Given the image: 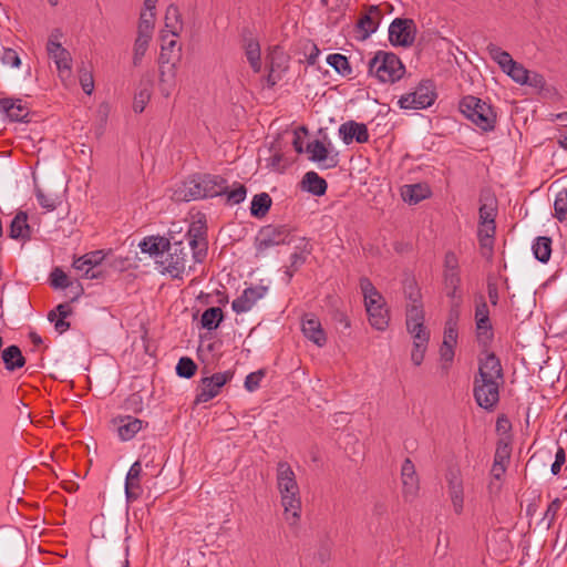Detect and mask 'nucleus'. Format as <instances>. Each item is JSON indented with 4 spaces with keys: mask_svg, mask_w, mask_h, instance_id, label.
<instances>
[{
    "mask_svg": "<svg viewBox=\"0 0 567 567\" xmlns=\"http://www.w3.org/2000/svg\"><path fill=\"white\" fill-rule=\"evenodd\" d=\"M72 267L80 277L85 279H96L102 276V272L97 270V268L94 267L90 261H87L84 255L75 258Z\"/></svg>",
    "mask_w": 567,
    "mask_h": 567,
    "instance_id": "72a5a7b5",
    "label": "nucleus"
},
{
    "mask_svg": "<svg viewBox=\"0 0 567 567\" xmlns=\"http://www.w3.org/2000/svg\"><path fill=\"white\" fill-rule=\"evenodd\" d=\"M486 287H487V295H488L491 305L497 306L498 300H499L497 279L493 276H488Z\"/></svg>",
    "mask_w": 567,
    "mask_h": 567,
    "instance_id": "4d7b16f0",
    "label": "nucleus"
},
{
    "mask_svg": "<svg viewBox=\"0 0 567 567\" xmlns=\"http://www.w3.org/2000/svg\"><path fill=\"white\" fill-rule=\"evenodd\" d=\"M220 390L216 384L208 382V378H203L197 386L195 403L200 404L210 401L219 394Z\"/></svg>",
    "mask_w": 567,
    "mask_h": 567,
    "instance_id": "2f4dec72",
    "label": "nucleus"
},
{
    "mask_svg": "<svg viewBox=\"0 0 567 567\" xmlns=\"http://www.w3.org/2000/svg\"><path fill=\"white\" fill-rule=\"evenodd\" d=\"M495 224H481L478 226V241L482 248H486L489 251L493 248V239L495 235Z\"/></svg>",
    "mask_w": 567,
    "mask_h": 567,
    "instance_id": "a19ab883",
    "label": "nucleus"
},
{
    "mask_svg": "<svg viewBox=\"0 0 567 567\" xmlns=\"http://www.w3.org/2000/svg\"><path fill=\"white\" fill-rule=\"evenodd\" d=\"M223 318V310L219 307H210L203 312L200 323L207 330H215L219 327Z\"/></svg>",
    "mask_w": 567,
    "mask_h": 567,
    "instance_id": "4c0bfd02",
    "label": "nucleus"
},
{
    "mask_svg": "<svg viewBox=\"0 0 567 567\" xmlns=\"http://www.w3.org/2000/svg\"><path fill=\"white\" fill-rule=\"evenodd\" d=\"M478 214L481 224H495L496 208L493 204H482Z\"/></svg>",
    "mask_w": 567,
    "mask_h": 567,
    "instance_id": "6e6d98bb",
    "label": "nucleus"
},
{
    "mask_svg": "<svg viewBox=\"0 0 567 567\" xmlns=\"http://www.w3.org/2000/svg\"><path fill=\"white\" fill-rule=\"evenodd\" d=\"M171 241L163 236H147L140 241L138 247L142 252L162 259Z\"/></svg>",
    "mask_w": 567,
    "mask_h": 567,
    "instance_id": "4be33fe9",
    "label": "nucleus"
},
{
    "mask_svg": "<svg viewBox=\"0 0 567 567\" xmlns=\"http://www.w3.org/2000/svg\"><path fill=\"white\" fill-rule=\"evenodd\" d=\"M291 241V230L286 225L265 226L259 230L255 239L256 255L261 256L275 246L290 244Z\"/></svg>",
    "mask_w": 567,
    "mask_h": 567,
    "instance_id": "1a4fd4ad",
    "label": "nucleus"
},
{
    "mask_svg": "<svg viewBox=\"0 0 567 567\" xmlns=\"http://www.w3.org/2000/svg\"><path fill=\"white\" fill-rule=\"evenodd\" d=\"M511 457V447L507 443H498L495 454H494V461L493 464L495 465H506L509 462Z\"/></svg>",
    "mask_w": 567,
    "mask_h": 567,
    "instance_id": "603ef678",
    "label": "nucleus"
},
{
    "mask_svg": "<svg viewBox=\"0 0 567 567\" xmlns=\"http://www.w3.org/2000/svg\"><path fill=\"white\" fill-rule=\"evenodd\" d=\"M406 329L411 336L430 333L424 326V309L422 301L406 305Z\"/></svg>",
    "mask_w": 567,
    "mask_h": 567,
    "instance_id": "a211bd4d",
    "label": "nucleus"
},
{
    "mask_svg": "<svg viewBox=\"0 0 567 567\" xmlns=\"http://www.w3.org/2000/svg\"><path fill=\"white\" fill-rule=\"evenodd\" d=\"M532 249L537 260L543 264L547 262L551 255V238L547 236L537 237L532 246Z\"/></svg>",
    "mask_w": 567,
    "mask_h": 567,
    "instance_id": "473e14b6",
    "label": "nucleus"
},
{
    "mask_svg": "<svg viewBox=\"0 0 567 567\" xmlns=\"http://www.w3.org/2000/svg\"><path fill=\"white\" fill-rule=\"evenodd\" d=\"M187 247H190L193 250L194 262H203L207 255V243L205 238L188 234L187 245L183 241L171 243L162 259H156V262L163 268L164 274H168L174 279L182 278L188 261Z\"/></svg>",
    "mask_w": 567,
    "mask_h": 567,
    "instance_id": "f03ea898",
    "label": "nucleus"
},
{
    "mask_svg": "<svg viewBox=\"0 0 567 567\" xmlns=\"http://www.w3.org/2000/svg\"><path fill=\"white\" fill-rule=\"evenodd\" d=\"M566 462V454H565V450L559 446L556 451V454H555V461L554 463L551 464V467H550V472L553 475H558L561 471V467L563 465L565 464Z\"/></svg>",
    "mask_w": 567,
    "mask_h": 567,
    "instance_id": "0e129e2a",
    "label": "nucleus"
},
{
    "mask_svg": "<svg viewBox=\"0 0 567 567\" xmlns=\"http://www.w3.org/2000/svg\"><path fill=\"white\" fill-rule=\"evenodd\" d=\"M35 197L39 203V205L47 209L48 212H52L56 208L58 200L56 197L52 194H47L41 188L35 189Z\"/></svg>",
    "mask_w": 567,
    "mask_h": 567,
    "instance_id": "8fccbe9b",
    "label": "nucleus"
},
{
    "mask_svg": "<svg viewBox=\"0 0 567 567\" xmlns=\"http://www.w3.org/2000/svg\"><path fill=\"white\" fill-rule=\"evenodd\" d=\"M271 197L267 193H260L252 197L250 214L256 218L266 216L271 206Z\"/></svg>",
    "mask_w": 567,
    "mask_h": 567,
    "instance_id": "f704fd0d",
    "label": "nucleus"
},
{
    "mask_svg": "<svg viewBox=\"0 0 567 567\" xmlns=\"http://www.w3.org/2000/svg\"><path fill=\"white\" fill-rule=\"evenodd\" d=\"M245 54L252 71L259 73L261 71V52L259 42L256 39H249L245 42Z\"/></svg>",
    "mask_w": 567,
    "mask_h": 567,
    "instance_id": "7c9ffc66",
    "label": "nucleus"
},
{
    "mask_svg": "<svg viewBox=\"0 0 567 567\" xmlns=\"http://www.w3.org/2000/svg\"><path fill=\"white\" fill-rule=\"evenodd\" d=\"M118 437L122 441L132 440L144 426V421L132 415H120L113 420Z\"/></svg>",
    "mask_w": 567,
    "mask_h": 567,
    "instance_id": "6ab92c4d",
    "label": "nucleus"
},
{
    "mask_svg": "<svg viewBox=\"0 0 567 567\" xmlns=\"http://www.w3.org/2000/svg\"><path fill=\"white\" fill-rule=\"evenodd\" d=\"M401 478L403 485V495L406 499H412L419 492V476L415 466L410 458H405L401 466Z\"/></svg>",
    "mask_w": 567,
    "mask_h": 567,
    "instance_id": "f3484780",
    "label": "nucleus"
},
{
    "mask_svg": "<svg viewBox=\"0 0 567 567\" xmlns=\"http://www.w3.org/2000/svg\"><path fill=\"white\" fill-rule=\"evenodd\" d=\"M403 292L409 303L421 302L422 295L414 278L409 277L403 281Z\"/></svg>",
    "mask_w": 567,
    "mask_h": 567,
    "instance_id": "c03bdc74",
    "label": "nucleus"
},
{
    "mask_svg": "<svg viewBox=\"0 0 567 567\" xmlns=\"http://www.w3.org/2000/svg\"><path fill=\"white\" fill-rule=\"evenodd\" d=\"M449 493L453 509L457 515H460L463 512L464 491L462 480L458 476L452 475L449 480Z\"/></svg>",
    "mask_w": 567,
    "mask_h": 567,
    "instance_id": "bb28decb",
    "label": "nucleus"
},
{
    "mask_svg": "<svg viewBox=\"0 0 567 567\" xmlns=\"http://www.w3.org/2000/svg\"><path fill=\"white\" fill-rule=\"evenodd\" d=\"M327 63L333 68L339 74L347 76L352 73V68L346 55L332 53L327 56Z\"/></svg>",
    "mask_w": 567,
    "mask_h": 567,
    "instance_id": "58836bf2",
    "label": "nucleus"
},
{
    "mask_svg": "<svg viewBox=\"0 0 567 567\" xmlns=\"http://www.w3.org/2000/svg\"><path fill=\"white\" fill-rule=\"evenodd\" d=\"M401 196L405 203L415 205L431 196V188L426 183L403 185L401 187Z\"/></svg>",
    "mask_w": 567,
    "mask_h": 567,
    "instance_id": "b1692460",
    "label": "nucleus"
},
{
    "mask_svg": "<svg viewBox=\"0 0 567 567\" xmlns=\"http://www.w3.org/2000/svg\"><path fill=\"white\" fill-rule=\"evenodd\" d=\"M461 306H462V303H451L445 326L457 328V323H458L460 315H461V310H460Z\"/></svg>",
    "mask_w": 567,
    "mask_h": 567,
    "instance_id": "69168bd1",
    "label": "nucleus"
},
{
    "mask_svg": "<svg viewBox=\"0 0 567 567\" xmlns=\"http://www.w3.org/2000/svg\"><path fill=\"white\" fill-rule=\"evenodd\" d=\"M246 194V187L243 184H236V186L231 190H228L227 188L226 193H224L223 195L227 197L228 204L236 205L245 200Z\"/></svg>",
    "mask_w": 567,
    "mask_h": 567,
    "instance_id": "3c124183",
    "label": "nucleus"
},
{
    "mask_svg": "<svg viewBox=\"0 0 567 567\" xmlns=\"http://www.w3.org/2000/svg\"><path fill=\"white\" fill-rule=\"evenodd\" d=\"M196 363L188 357H182L176 365L177 375L185 379L192 378L196 373Z\"/></svg>",
    "mask_w": 567,
    "mask_h": 567,
    "instance_id": "de8ad7c7",
    "label": "nucleus"
},
{
    "mask_svg": "<svg viewBox=\"0 0 567 567\" xmlns=\"http://www.w3.org/2000/svg\"><path fill=\"white\" fill-rule=\"evenodd\" d=\"M360 288L364 297L370 324L377 330H385L389 326L390 318L385 308L384 298L369 278L363 277L360 279Z\"/></svg>",
    "mask_w": 567,
    "mask_h": 567,
    "instance_id": "423d86ee",
    "label": "nucleus"
},
{
    "mask_svg": "<svg viewBox=\"0 0 567 567\" xmlns=\"http://www.w3.org/2000/svg\"><path fill=\"white\" fill-rule=\"evenodd\" d=\"M364 13L359 18L355 30L359 33L358 39L367 40L373 34L382 20V11L379 6H367L364 7Z\"/></svg>",
    "mask_w": 567,
    "mask_h": 567,
    "instance_id": "f8f14e48",
    "label": "nucleus"
},
{
    "mask_svg": "<svg viewBox=\"0 0 567 567\" xmlns=\"http://www.w3.org/2000/svg\"><path fill=\"white\" fill-rule=\"evenodd\" d=\"M154 22L155 13L153 11H143L140 16L137 33L152 37L154 31Z\"/></svg>",
    "mask_w": 567,
    "mask_h": 567,
    "instance_id": "49530a36",
    "label": "nucleus"
},
{
    "mask_svg": "<svg viewBox=\"0 0 567 567\" xmlns=\"http://www.w3.org/2000/svg\"><path fill=\"white\" fill-rule=\"evenodd\" d=\"M560 501L559 498L554 499L547 507L543 520H547V528H550L553 523L556 519L557 512L560 508Z\"/></svg>",
    "mask_w": 567,
    "mask_h": 567,
    "instance_id": "680f3d73",
    "label": "nucleus"
},
{
    "mask_svg": "<svg viewBox=\"0 0 567 567\" xmlns=\"http://www.w3.org/2000/svg\"><path fill=\"white\" fill-rule=\"evenodd\" d=\"M151 99V92L147 89L141 90L134 99L133 109L136 113H142L146 103Z\"/></svg>",
    "mask_w": 567,
    "mask_h": 567,
    "instance_id": "052dcab7",
    "label": "nucleus"
},
{
    "mask_svg": "<svg viewBox=\"0 0 567 567\" xmlns=\"http://www.w3.org/2000/svg\"><path fill=\"white\" fill-rule=\"evenodd\" d=\"M368 71L379 82L392 84L403 78L405 66L396 54L378 51L369 61Z\"/></svg>",
    "mask_w": 567,
    "mask_h": 567,
    "instance_id": "39448f33",
    "label": "nucleus"
},
{
    "mask_svg": "<svg viewBox=\"0 0 567 567\" xmlns=\"http://www.w3.org/2000/svg\"><path fill=\"white\" fill-rule=\"evenodd\" d=\"M456 342H457V328L445 326L444 338H443L442 344L449 346V347H455Z\"/></svg>",
    "mask_w": 567,
    "mask_h": 567,
    "instance_id": "338daca9",
    "label": "nucleus"
},
{
    "mask_svg": "<svg viewBox=\"0 0 567 567\" xmlns=\"http://www.w3.org/2000/svg\"><path fill=\"white\" fill-rule=\"evenodd\" d=\"M0 111L14 122H21L29 115L27 105L20 99H0Z\"/></svg>",
    "mask_w": 567,
    "mask_h": 567,
    "instance_id": "412c9836",
    "label": "nucleus"
},
{
    "mask_svg": "<svg viewBox=\"0 0 567 567\" xmlns=\"http://www.w3.org/2000/svg\"><path fill=\"white\" fill-rule=\"evenodd\" d=\"M303 336L318 347L327 343V336L322 329L321 322L313 316H306L301 322Z\"/></svg>",
    "mask_w": 567,
    "mask_h": 567,
    "instance_id": "aec40b11",
    "label": "nucleus"
},
{
    "mask_svg": "<svg viewBox=\"0 0 567 567\" xmlns=\"http://www.w3.org/2000/svg\"><path fill=\"white\" fill-rule=\"evenodd\" d=\"M3 65L20 68L21 59L18 52L11 48H4L0 58Z\"/></svg>",
    "mask_w": 567,
    "mask_h": 567,
    "instance_id": "5fc2aeb1",
    "label": "nucleus"
},
{
    "mask_svg": "<svg viewBox=\"0 0 567 567\" xmlns=\"http://www.w3.org/2000/svg\"><path fill=\"white\" fill-rule=\"evenodd\" d=\"M227 179L214 174H194L181 183L173 193L177 202H192L223 196Z\"/></svg>",
    "mask_w": 567,
    "mask_h": 567,
    "instance_id": "7ed1b4c3",
    "label": "nucleus"
},
{
    "mask_svg": "<svg viewBox=\"0 0 567 567\" xmlns=\"http://www.w3.org/2000/svg\"><path fill=\"white\" fill-rule=\"evenodd\" d=\"M436 97L434 83L431 80H422L413 92L399 99L398 105L402 110H423L432 106Z\"/></svg>",
    "mask_w": 567,
    "mask_h": 567,
    "instance_id": "6e6552de",
    "label": "nucleus"
},
{
    "mask_svg": "<svg viewBox=\"0 0 567 567\" xmlns=\"http://www.w3.org/2000/svg\"><path fill=\"white\" fill-rule=\"evenodd\" d=\"M183 30V21L179 10L176 6L171 4L165 13V31L171 33L172 37H178Z\"/></svg>",
    "mask_w": 567,
    "mask_h": 567,
    "instance_id": "cd10ccee",
    "label": "nucleus"
},
{
    "mask_svg": "<svg viewBox=\"0 0 567 567\" xmlns=\"http://www.w3.org/2000/svg\"><path fill=\"white\" fill-rule=\"evenodd\" d=\"M143 474V467L141 461L134 462L125 477V497L127 503L137 501L142 494L143 488L141 485V478Z\"/></svg>",
    "mask_w": 567,
    "mask_h": 567,
    "instance_id": "4468645a",
    "label": "nucleus"
},
{
    "mask_svg": "<svg viewBox=\"0 0 567 567\" xmlns=\"http://www.w3.org/2000/svg\"><path fill=\"white\" fill-rule=\"evenodd\" d=\"M80 84L86 94L92 93L94 89V80L92 73L86 70V68H82L80 70Z\"/></svg>",
    "mask_w": 567,
    "mask_h": 567,
    "instance_id": "13d9d810",
    "label": "nucleus"
},
{
    "mask_svg": "<svg viewBox=\"0 0 567 567\" xmlns=\"http://www.w3.org/2000/svg\"><path fill=\"white\" fill-rule=\"evenodd\" d=\"M1 359L4 363V368L8 371H14L25 364V358L23 357L20 348L16 344L6 348L1 352Z\"/></svg>",
    "mask_w": 567,
    "mask_h": 567,
    "instance_id": "a878e982",
    "label": "nucleus"
},
{
    "mask_svg": "<svg viewBox=\"0 0 567 567\" xmlns=\"http://www.w3.org/2000/svg\"><path fill=\"white\" fill-rule=\"evenodd\" d=\"M176 65H159V86L164 96H169L175 85Z\"/></svg>",
    "mask_w": 567,
    "mask_h": 567,
    "instance_id": "c85d7f7f",
    "label": "nucleus"
},
{
    "mask_svg": "<svg viewBox=\"0 0 567 567\" xmlns=\"http://www.w3.org/2000/svg\"><path fill=\"white\" fill-rule=\"evenodd\" d=\"M458 107L462 114L482 131L489 132L495 128L496 112L485 101L473 95H466L460 101Z\"/></svg>",
    "mask_w": 567,
    "mask_h": 567,
    "instance_id": "0eeeda50",
    "label": "nucleus"
},
{
    "mask_svg": "<svg viewBox=\"0 0 567 567\" xmlns=\"http://www.w3.org/2000/svg\"><path fill=\"white\" fill-rule=\"evenodd\" d=\"M486 50L491 59L499 65L503 72H505L513 62H515V60L507 51H504L502 48L494 43H489L486 47Z\"/></svg>",
    "mask_w": 567,
    "mask_h": 567,
    "instance_id": "c9c22d12",
    "label": "nucleus"
},
{
    "mask_svg": "<svg viewBox=\"0 0 567 567\" xmlns=\"http://www.w3.org/2000/svg\"><path fill=\"white\" fill-rule=\"evenodd\" d=\"M567 216V188L559 190L554 200V217L564 221Z\"/></svg>",
    "mask_w": 567,
    "mask_h": 567,
    "instance_id": "37998d69",
    "label": "nucleus"
},
{
    "mask_svg": "<svg viewBox=\"0 0 567 567\" xmlns=\"http://www.w3.org/2000/svg\"><path fill=\"white\" fill-rule=\"evenodd\" d=\"M306 152L311 162L321 164L323 168H333L338 165V154H330L328 147L319 140L309 142Z\"/></svg>",
    "mask_w": 567,
    "mask_h": 567,
    "instance_id": "2eb2a0df",
    "label": "nucleus"
},
{
    "mask_svg": "<svg viewBox=\"0 0 567 567\" xmlns=\"http://www.w3.org/2000/svg\"><path fill=\"white\" fill-rule=\"evenodd\" d=\"M339 135L347 145L351 144L353 141L363 144L367 143L370 137L367 125L355 121H348L341 124Z\"/></svg>",
    "mask_w": 567,
    "mask_h": 567,
    "instance_id": "dca6fc26",
    "label": "nucleus"
},
{
    "mask_svg": "<svg viewBox=\"0 0 567 567\" xmlns=\"http://www.w3.org/2000/svg\"><path fill=\"white\" fill-rule=\"evenodd\" d=\"M475 326L477 342L485 349L494 338L493 326L489 319V309L484 296L480 295L475 299Z\"/></svg>",
    "mask_w": 567,
    "mask_h": 567,
    "instance_id": "9d476101",
    "label": "nucleus"
},
{
    "mask_svg": "<svg viewBox=\"0 0 567 567\" xmlns=\"http://www.w3.org/2000/svg\"><path fill=\"white\" fill-rule=\"evenodd\" d=\"M152 37L147 34H138L134 42V49H133V64L135 66L140 65L142 62L143 56L145 55L150 41Z\"/></svg>",
    "mask_w": 567,
    "mask_h": 567,
    "instance_id": "ea45409f",
    "label": "nucleus"
},
{
    "mask_svg": "<svg viewBox=\"0 0 567 567\" xmlns=\"http://www.w3.org/2000/svg\"><path fill=\"white\" fill-rule=\"evenodd\" d=\"M412 338L414 340V347L411 353V360L415 365H420L424 359V353L430 340V333L414 334Z\"/></svg>",
    "mask_w": 567,
    "mask_h": 567,
    "instance_id": "e433bc0d",
    "label": "nucleus"
},
{
    "mask_svg": "<svg viewBox=\"0 0 567 567\" xmlns=\"http://www.w3.org/2000/svg\"><path fill=\"white\" fill-rule=\"evenodd\" d=\"M267 291L268 288L261 285L246 288L239 297L233 300V310L236 313L249 311L258 300L266 296Z\"/></svg>",
    "mask_w": 567,
    "mask_h": 567,
    "instance_id": "ddd939ff",
    "label": "nucleus"
},
{
    "mask_svg": "<svg viewBox=\"0 0 567 567\" xmlns=\"http://www.w3.org/2000/svg\"><path fill=\"white\" fill-rule=\"evenodd\" d=\"M50 277L54 288H66L70 285L66 274L60 268L53 269Z\"/></svg>",
    "mask_w": 567,
    "mask_h": 567,
    "instance_id": "bf43d9fd",
    "label": "nucleus"
},
{
    "mask_svg": "<svg viewBox=\"0 0 567 567\" xmlns=\"http://www.w3.org/2000/svg\"><path fill=\"white\" fill-rule=\"evenodd\" d=\"M54 63L58 68L59 75L62 80L70 78L71 74V64L72 58L68 50L61 52V54H55L52 56Z\"/></svg>",
    "mask_w": 567,
    "mask_h": 567,
    "instance_id": "79ce46f5",
    "label": "nucleus"
},
{
    "mask_svg": "<svg viewBox=\"0 0 567 567\" xmlns=\"http://www.w3.org/2000/svg\"><path fill=\"white\" fill-rule=\"evenodd\" d=\"M276 482L285 519L289 525L295 526L301 516V497L296 474L288 462H278Z\"/></svg>",
    "mask_w": 567,
    "mask_h": 567,
    "instance_id": "20e7f679",
    "label": "nucleus"
},
{
    "mask_svg": "<svg viewBox=\"0 0 567 567\" xmlns=\"http://www.w3.org/2000/svg\"><path fill=\"white\" fill-rule=\"evenodd\" d=\"M505 73L518 84L524 85L528 82V70L516 61L512 63Z\"/></svg>",
    "mask_w": 567,
    "mask_h": 567,
    "instance_id": "a18cd8bd",
    "label": "nucleus"
},
{
    "mask_svg": "<svg viewBox=\"0 0 567 567\" xmlns=\"http://www.w3.org/2000/svg\"><path fill=\"white\" fill-rule=\"evenodd\" d=\"M312 247L309 241L303 237L300 238L299 244L295 247V251L290 256V268L298 270L311 254Z\"/></svg>",
    "mask_w": 567,
    "mask_h": 567,
    "instance_id": "c756f323",
    "label": "nucleus"
},
{
    "mask_svg": "<svg viewBox=\"0 0 567 567\" xmlns=\"http://www.w3.org/2000/svg\"><path fill=\"white\" fill-rule=\"evenodd\" d=\"M9 237L14 240H30L31 227L28 224V214L18 212L10 224Z\"/></svg>",
    "mask_w": 567,
    "mask_h": 567,
    "instance_id": "5701e85b",
    "label": "nucleus"
},
{
    "mask_svg": "<svg viewBox=\"0 0 567 567\" xmlns=\"http://www.w3.org/2000/svg\"><path fill=\"white\" fill-rule=\"evenodd\" d=\"M477 361L478 369L473 380V396L480 408L493 411L499 402L504 370L499 358L487 348L482 350Z\"/></svg>",
    "mask_w": 567,
    "mask_h": 567,
    "instance_id": "f257e3e1",
    "label": "nucleus"
},
{
    "mask_svg": "<svg viewBox=\"0 0 567 567\" xmlns=\"http://www.w3.org/2000/svg\"><path fill=\"white\" fill-rule=\"evenodd\" d=\"M234 377V372L231 371H225V372H217L214 373L212 377L208 378V382L216 384L220 389L229 382Z\"/></svg>",
    "mask_w": 567,
    "mask_h": 567,
    "instance_id": "e2e57ef3",
    "label": "nucleus"
},
{
    "mask_svg": "<svg viewBox=\"0 0 567 567\" xmlns=\"http://www.w3.org/2000/svg\"><path fill=\"white\" fill-rule=\"evenodd\" d=\"M265 375L266 371L264 369L249 373L245 379V389L249 392L256 391L259 389L260 382Z\"/></svg>",
    "mask_w": 567,
    "mask_h": 567,
    "instance_id": "864d4df0",
    "label": "nucleus"
},
{
    "mask_svg": "<svg viewBox=\"0 0 567 567\" xmlns=\"http://www.w3.org/2000/svg\"><path fill=\"white\" fill-rule=\"evenodd\" d=\"M48 319L49 321L54 322V329L59 333H63L70 328V323L68 321H65L62 318H56L55 311H50L48 315Z\"/></svg>",
    "mask_w": 567,
    "mask_h": 567,
    "instance_id": "774afa93",
    "label": "nucleus"
},
{
    "mask_svg": "<svg viewBox=\"0 0 567 567\" xmlns=\"http://www.w3.org/2000/svg\"><path fill=\"white\" fill-rule=\"evenodd\" d=\"M302 189L315 196H322L327 192L328 184L316 172H307L301 181Z\"/></svg>",
    "mask_w": 567,
    "mask_h": 567,
    "instance_id": "393cba45",
    "label": "nucleus"
},
{
    "mask_svg": "<svg viewBox=\"0 0 567 567\" xmlns=\"http://www.w3.org/2000/svg\"><path fill=\"white\" fill-rule=\"evenodd\" d=\"M454 272L455 274L461 272L460 261H458V257L456 256V254L452 250H449L444 255L443 274H454Z\"/></svg>",
    "mask_w": 567,
    "mask_h": 567,
    "instance_id": "09e8293b",
    "label": "nucleus"
},
{
    "mask_svg": "<svg viewBox=\"0 0 567 567\" xmlns=\"http://www.w3.org/2000/svg\"><path fill=\"white\" fill-rule=\"evenodd\" d=\"M416 24L413 19L395 18L389 27V41L394 47H411L416 37Z\"/></svg>",
    "mask_w": 567,
    "mask_h": 567,
    "instance_id": "9b49d317",
    "label": "nucleus"
}]
</instances>
